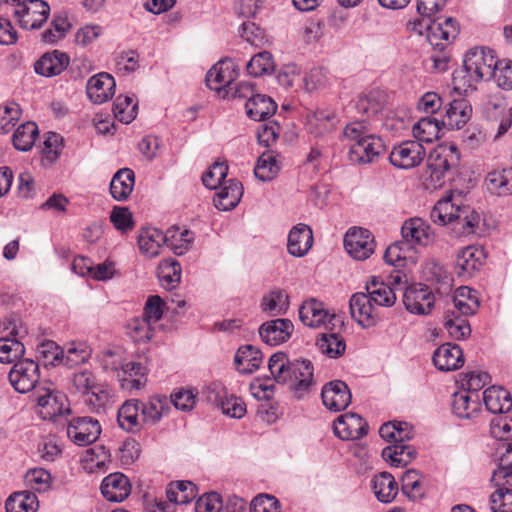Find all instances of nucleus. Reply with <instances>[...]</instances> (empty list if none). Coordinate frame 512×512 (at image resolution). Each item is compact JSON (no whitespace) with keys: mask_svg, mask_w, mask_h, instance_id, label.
<instances>
[{"mask_svg":"<svg viewBox=\"0 0 512 512\" xmlns=\"http://www.w3.org/2000/svg\"><path fill=\"white\" fill-rule=\"evenodd\" d=\"M242 195V184L236 179H230L216 193L214 205L218 210L230 211L239 204Z\"/></svg>","mask_w":512,"mask_h":512,"instance_id":"36","label":"nucleus"},{"mask_svg":"<svg viewBox=\"0 0 512 512\" xmlns=\"http://www.w3.org/2000/svg\"><path fill=\"white\" fill-rule=\"evenodd\" d=\"M366 291L375 306L391 307L396 302V294L389 284L373 277L366 283Z\"/></svg>","mask_w":512,"mask_h":512,"instance_id":"47","label":"nucleus"},{"mask_svg":"<svg viewBox=\"0 0 512 512\" xmlns=\"http://www.w3.org/2000/svg\"><path fill=\"white\" fill-rule=\"evenodd\" d=\"M402 492L411 501L422 500L428 491V481L426 476L417 470H407L402 476Z\"/></svg>","mask_w":512,"mask_h":512,"instance_id":"35","label":"nucleus"},{"mask_svg":"<svg viewBox=\"0 0 512 512\" xmlns=\"http://www.w3.org/2000/svg\"><path fill=\"white\" fill-rule=\"evenodd\" d=\"M39 129L35 122L28 121L17 127L12 136L13 146L16 150L27 152L32 149Z\"/></svg>","mask_w":512,"mask_h":512,"instance_id":"51","label":"nucleus"},{"mask_svg":"<svg viewBox=\"0 0 512 512\" xmlns=\"http://www.w3.org/2000/svg\"><path fill=\"white\" fill-rule=\"evenodd\" d=\"M19 26L26 30L40 28L50 14L49 5L43 0H3Z\"/></svg>","mask_w":512,"mask_h":512,"instance_id":"6","label":"nucleus"},{"mask_svg":"<svg viewBox=\"0 0 512 512\" xmlns=\"http://www.w3.org/2000/svg\"><path fill=\"white\" fill-rule=\"evenodd\" d=\"M444 122L434 117L427 116L419 119L412 127V133L415 141L419 143H432L441 136V130Z\"/></svg>","mask_w":512,"mask_h":512,"instance_id":"44","label":"nucleus"},{"mask_svg":"<svg viewBox=\"0 0 512 512\" xmlns=\"http://www.w3.org/2000/svg\"><path fill=\"white\" fill-rule=\"evenodd\" d=\"M344 247L353 259L364 261L374 253L375 240L369 230L352 227L345 234Z\"/></svg>","mask_w":512,"mask_h":512,"instance_id":"10","label":"nucleus"},{"mask_svg":"<svg viewBox=\"0 0 512 512\" xmlns=\"http://www.w3.org/2000/svg\"><path fill=\"white\" fill-rule=\"evenodd\" d=\"M334 433L342 440H357L368 432L365 420L356 413L340 415L333 423Z\"/></svg>","mask_w":512,"mask_h":512,"instance_id":"17","label":"nucleus"},{"mask_svg":"<svg viewBox=\"0 0 512 512\" xmlns=\"http://www.w3.org/2000/svg\"><path fill=\"white\" fill-rule=\"evenodd\" d=\"M385 103V93L380 89H371L358 96L355 109L360 114L371 116L380 112Z\"/></svg>","mask_w":512,"mask_h":512,"instance_id":"48","label":"nucleus"},{"mask_svg":"<svg viewBox=\"0 0 512 512\" xmlns=\"http://www.w3.org/2000/svg\"><path fill=\"white\" fill-rule=\"evenodd\" d=\"M430 216L435 224L452 225L453 230L461 235L475 233L480 223V215L469 206L462 205L461 198L455 197L453 193L439 199Z\"/></svg>","mask_w":512,"mask_h":512,"instance_id":"4","label":"nucleus"},{"mask_svg":"<svg viewBox=\"0 0 512 512\" xmlns=\"http://www.w3.org/2000/svg\"><path fill=\"white\" fill-rule=\"evenodd\" d=\"M459 160L458 149L455 145H442L434 148L427 159V185L437 189L442 187L446 173Z\"/></svg>","mask_w":512,"mask_h":512,"instance_id":"7","label":"nucleus"},{"mask_svg":"<svg viewBox=\"0 0 512 512\" xmlns=\"http://www.w3.org/2000/svg\"><path fill=\"white\" fill-rule=\"evenodd\" d=\"M236 78L235 63L231 59H222L207 72L206 84L211 90L220 91L230 86Z\"/></svg>","mask_w":512,"mask_h":512,"instance_id":"22","label":"nucleus"},{"mask_svg":"<svg viewBox=\"0 0 512 512\" xmlns=\"http://www.w3.org/2000/svg\"><path fill=\"white\" fill-rule=\"evenodd\" d=\"M444 326L448 334L456 339L462 340L471 333V327L468 321L455 314V311L447 310L444 320Z\"/></svg>","mask_w":512,"mask_h":512,"instance_id":"60","label":"nucleus"},{"mask_svg":"<svg viewBox=\"0 0 512 512\" xmlns=\"http://www.w3.org/2000/svg\"><path fill=\"white\" fill-rule=\"evenodd\" d=\"M384 440L393 443L382 450V458L393 467H404L416 458V449L405 444L414 436L413 427L407 422L391 421L384 423L379 429Z\"/></svg>","mask_w":512,"mask_h":512,"instance_id":"5","label":"nucleus"},{"mask_svg":"<svg viewBox=\"0 0 512 512\" xmlns=\"http://www.w3.org/2000/svg\"><path fill=\"white\" fill-rule=\"evenodd\" d=\"M481 412L479 395L461 390L453 394L452 413L462 420H473Z\"/></svg>","mask_w":512,"mask_h":512,"instance_id":"30","label":"nucleus"},{"mask_svg":"<svg viewBox=\"0 0 512 512\" xmlns=\"http://www.w3.org/2000/svg\"><path fill=\"white\" fill-rule=\"evenodd\" d=\"M194 241V233L184 226H171L165 232L167 247L178 256L186 254L192 248Z\"/></svg>","mask_w":512,"mask_h":512,"instance_id":"34","label":"nucleus"},{"mask_svg":"<svg viewBox=\"0 0 512 512\" xmlns=\"http://www.w3.org/2000/svg\"><path fill=\"white\" fill-rule=\"evenodd\" d=\"M480 302L476 290L467 286L457 288L453 296V306L462 316H470L477 312Z\"/></svg>","mask_w":512,"mask_h":512,"instance_id":"46","label":"nucleus"},{"mask_svg":"<svg viewBox=\"0 0 512 512\" xmlns=\"http://www.w3.org/2000/svg\"><path fill=\"white\" fill-rule=\"evenodd\" d=\"M100 433L99 421L88 416L73 418L67 425V436L79 446L95 442Z\"/></svg>","mask_w":512,"mask_h":512,"instance_id":"13","label":"nucleus"},{"mask_svg":"<svg viewBox=\"0 0 512 512\" xmlns=\"http://www.w3.org/2000/svg\"><path fill=\"white\" fill-rule=\"evenodd\" d=\"M486 409L493 414H504L512 408V397L508 390L500 386H491L483 392Z\"/></svg>","mask_w":512,"mask_h":512,"instance_id":"39","label":"nucleus"},{"mask_svg":"<svg viewBox=\"0 0 512 512\" xmlns=\"http://www.w3.org/2000/svg\"><path fill=\"white\" fill-rule=\"evenodd\" d=\"M289 307L288 294L282 289H274L266 294L261 301L263 312L280 315L286 313Z\"/></svg>","mask_w":512,"mask_h":512,"instance_id":"55","label":"nucleus"},{"mask_svg":"<svg viewBox=\"0 0 512 512\" xmlns=\"http://www.w3.org/2000/svg\"><path fill=\"white\" fill-rule=\"evenodd\" d=\"M246 70L253 77H260L274 70L272 54L262 51L254 55L246 65Z\"/></svg>","mask_w":512,"mask_h":512,"instance_id":"63","label":"nucleus"},{"mask_svg":"<svg viewBox=\"0 0 512 512\" xmlns=\"http://www.w3.org/2000/svg\"><path fill=\"white\" fill-rule=\"evenodd\" d=\"M262 362V352L259 348L250 344L239 347L234 357L235 367L242 374L255 372Z\"/></svg>","mask_w":512,"mask_h":512,"instance_id":"37","label":"nucleus"},{"mask_svg":"<svg viewBox=\"0 0 512 512\" xmlns=\"http://www.w3.org/2000/svg\"><path fill=\"white\" fill-rule=\"evenodd\" d=\"M91 355L92 349L86 342L74 341L66 344L61 349L55 346L54 358L63 365L73 368L88 361Z\"/></svg>","mask_w":512,"mask_h":512,"instance_id":"25","label":"nucleus"},{"mask_svg":"<svg viewBox=\"0 0 512 512\" xmlns=\"http://www.w3.org/2000/svg\"><path fill=\"white\" fill-rule=\"evenodd\" d=\"M299 317L305 326L311 328L327 327L334 315H331L324 307V304L315 299L310 298L302 303L299 308Z\"/></svg>","mask_w":512,"mask_h":512,"instance_id":"21","label":"nucleus"},{"mask_svg":"<svg viewBox=\"0 0 512 512\" xmlns=\"http://www.w3.org/2000/svg\"><path fill=\"white\" fill-rule=\"evenodd\" d=\"M323 405L330 411L339 412L351 403L352 395L348 385L341 380L330 381L322 387Z\"/></svg>","mask_w":512,"mask_h":512,"instance_id":"15","label":"nucleus"},{"mask_svg":"<svg viewBox=\"0 0 512 512\" xmlns=\"http://www.w3.org/2000/svg\"><path fill=\"white\" fill-rule=\"evenodd\" d=\"M135 174L130 168L119 169L110 182L111 196L117 201H125L133 191Z\"/></svg>","mask_w":512,"mask_h":512,"instance_id":"43","label":"nucleus"},{"mask_svg":"<svg viewBox=\"0 0 512 512\" xmlns=\"http://www.w3.org/2000/svg\"><path fill=\"white\" fill-rule=\"evenodd\" d=\"M314 243L311 227L304 223L294 225L287 237V251L290 255L301 258L308 254Z\"/></svg>","mask_w":512,"mask_h":512,"instance_id":"19","label":"nucleus"},{"mask_svg":"<svg viewBox=\"0 0 512 512\" xmlns=\"http://www.w3.org/2000/svg\"><path fill=\"white\" fill-rule=\"evenodd\" d=\"M458 32L457 23L451 17L444 19L442 22L433 20L426 39L432 46L444 49L447 44L457 37Z\"/></svg>","mask_w":512,"mask_h":512,"instance_id":"29","label":"nucleus"},{"mask_svg":"<svg viewBox=\"0 0 512 512\" xmlns=\"http://www.w3.org/2000/svg\"><path fill=\"white\" fill-rule=\"evenodd\" d=\"M142 420L145 426H154L168 414L170 400L165 395H152L145 401H140Z\"/></svg>","mask_w":512,"mask_h":512,"instance_id":"31","label":"nucleus"},{"mask_svg":"<svg viewBox=\"0 0 512 512\" xmlns=\"http://www.w3.org/2000/svg\"><path fill=\"white\" fill-rule=\"evenodd\" d=\"M404 242L409 246H428L434 240V232L422 218L414 217L406 220L401 228Z\"/></svg>","mask_w":512,"mask_h":512,"instance_id":"16","label":"nucleus"},{"mask_svg":"<svg viewBox=\"0 0 512 512\" xmlns=\"http://www.w3.org/2000/svg\"><path fill=\"white\" fill-rule=\"evenodd\" d=\"M343 141L348 146V158L354 164H372L384 154V140L371 132L363 121L348 123L342 132Z\"/></svg>","mask_w":512,"mask_h":512,"instance_id":"2","label":"nucleus"},{"mask_svg":"<svg viewBox=\"0 0 512 512\" xmlns=\"http://www.w3.org/2000/svg\"><path fill=\"white\" fill-rule=\"evenodd\" d=\"M350 313L353 319L363 327L372 326L375 323V305L367 293L358 292L351 296Z\"/></svg>","mask_w":512,"mask_h":512,"instance_id":"32","label":"nucleus"},{"mask_svg":"<svg viewBox=\"0 0 512 512\" xmlns=\"http://www.w3.org/2000/svg\"><path fill=\"white\" fill-rule=\"evenodd\" d=\"M403 304L411 314L427 315L435 305V296L426 285H412L403 294Z\"/></svg>","mask_w":512,"mask_h":512,"instance_id":"12","label":"nucleus"},{"mask_svg":"<svg viewBox=\"0 0 512 512\" xmlns=\"http://www.w3.org/2000/svg\"><path fill=\"white\" fill-rule=\"evenodd\" d=\"M486 185L488 190L497 195L512 194V167L489 172Z\"/></svg>","mask_w":512,"mask_h":512,"instance_id":"50","label":"nucleus"},{"mask_svg":"<svg viewBox=\"0 0 512 512\" xmlns=\"http://www.w3.org/2000/svg\"><path fill=\"white\" fill-rule=\"evenodd\" d=\"M154 324H152L148 319L142 317H135L131 319L127 326V335L134 342H147L149 341L154 334Z\"/></svg>","mask_w":512,"mask_h":512,"instance_id":"58","label":"nucleus"},{"mask_svg":"<svg viewBox=\"0 0 512 512\" xmlns=\"http://www.w3.org/2000/svg\"><path fill=\"white\" fill-rule=\"evenodd\" d=\"M433 363L441 371H454L464 364L462 349L456 344L446 343L439 346L433 354Z\"/></svg>","mask_w":512,"mask_h":512,"instance_id":"28","label":"nucleus"},{"mask_svg":"<svg viewBox=\"0 0 512 512\" xmlns=\"http://www.w3.org/2000/svg\"><path fill=\"white\" fill-rule=\"evenodd\" d=\"M63 149V138L54 132H49L42 148V163L44 166L54 164L60 157Z\"/></svg>","mask_w":512,"mask_h":512,"instance_id":"59","label":"nucleus"},{"mask_svg":"<svg viewBox=\"0 0 512 512\" xmlns=\"http://www.w3.org/2000/svg\"><path fill=\"white\" fill-rule=\"evenodd\" d=\"M426 156L425 148L415 140H406L393 146L390 163L399 169H411L421 164Z\"/></svg>","mask_w":512,"mask_h":512,"instance_id":"9","label":"nucleus"},{"mask_svg":"<svg viewBox=\"0 0 512 512\" xmlns=\"http://www.w3.org/2000/svg\"><path fill=\"white\" fill-rule=\"evenodd\" d=\"M35 401L38 414L44 420L56 418L70 413V404L65 393L56 389L52 384L40 386L35 391Z\"/></svg>","mask_w":512,"mask_h":512,"instance_id":"8","label":"nucleus"},{"mask_svg":"<svg viewBox=\"0 0 512 512\" xmlns=\"http://www.w3.org/2000/svg\"><path fill=\"white\" fill-rule=\"evenodd\" d=\"M38 506L37 496L28 491L14 493L5 503L7 512H36Z\"/></svg>","mask_w":512,"mask_h":512,"instance_id":"53","label":"nucleus"},{"mask_svg":"<svg viewBox=\"0 0 512 512\" xmlns=\"http://www.w3.org/2000/svg\"><path fill=\"white\" fill-rule=\"evenodd\" d=\"M410 247L404 242H395L387 247L384 253V260L387 264L396 268L405 267L414 260L409 255Z\"/></svg>","mask_w":512,"mask_h":512,"instance_id":"57","label":"nucleus"},{"mask_svg":"<svg viewBox=\"0 0 512 512\" xmlns=\"http://www.w3.org/2000/svg\"><path fill=\"white\" fill-rule=\"evenodd\" d=\"M138 105L133 95H119L113 104L115 118L125 124L131 123L137 116Z\"/></svg>","mask_w":512,"mask_h":512,"instance_id":"54","label":"nucleus"},{"mask_svg":"<svg viewBox=\"0 0 512 512\" xmlns=\"http://www.w3.org/2000/svg\"><path fill=\"white\" fill-rule=\"evenodd\" d=\"M182 268L175 259H164L159 263L157 276L161 286L167 290L176 288L181 281Z\"/></svg>","mask_w":512,"mask_h":512,"instance_id":"49","label":"nucleus"},{"mask_svg":"<svg viewBox=\"0 0 512 512\" xmlns=\"http://www.w3.org/2000/svg\"><path fill=\"white\" fill-rule=\"evenodd\" d=\"M167 498L173 504H187L196 496V486L191 481L171 483L166 491Z\"/></svg>","mask_w":512,"mask_h":512,"instance_id":"56","label":"nucleus"},{"mask_svg":"<svg viewBox=\"0 0 512 512\" xmlns=\"http://www.w3.org/2000/svg\"><path fill=\"white\" fill-rule=\"evenodd\" d=\"M371 487L377 500L382 503H391L399 491L398 483L388 472L376 474L371 480Z\"/></svg>","mask_w":512,"mask_h":512,"instance_id":"41","label":"nucleus"},{"mask_svg":"<svg viewBox=\"0 0 512 512\" xmlns=\"http://www.w3.org/2000/svg\"><path fill=\"white\" fill-rule=\"evenodd\" d=\"M293 332L294 324L286 318L268 320L259 327L261 340L269 346H278L287 342Z\"/></svg>","mask_w":512,"mask_h":512,"instance_id":"14","label":"nucleus"},{"mask_svg":"<svg viewBox=\"0 0 512 512\" xmlns=\"http://www.w3.org/2000/svg\"><path fill=\"white\" fill-rule=\"evenodd\" d=\"M280 162L276 155L267 151L260 155L254 168V175L262 182L273 180L280 171Z\"/></svg>","mask_w":512,"mask_h":512,"instance_id":"52","label":"nucleus"},{"mask_svg":"<svg viewBox=\"0 0 512 512\" xmlns=\"http://www.w3.org/2000/svg\"><path fill=\"white\" fill-rule=\"evenodd\" d=\"M317 346L322 353L331 358L340 356L346 348L343 338L334 333L322 334L317 340Z\"/></svg>","mask_w":512,"mask_h":512,"instance_id":"64","label":"nucleus"},{"mask_svg":"<svg viewBox=\"0 0 512 512\" xmlns=\"http://www.w3.org/2000/svg\"><path fill=\"white\" fill-rule=\"evenodd\" d=\"M245 108L250 119L263 121L276 112L277 104L267 95L254 94L248 98Z\"/></svg>","mask_w":512,"mask_h":512,"instance_id":"40","label":"nucleus"},{"mask_svg":"<svg viewBox=\"0 0 512 512\" xmlns=\"http://www.w3.org/2000/svg\"><path fill=\"white\" fill-rule=\"evenodd\" d=\"M497 62L492 50L471 48L465 55L463 68L453 74L454 88L463 93L474 90L477 83L492 79Z\"/></svg>","mask_w":512,"mask_h":512,"instance_id":"3","label":"nucleus"},{"mask_svg":"<svg viewBox=\"0 0 512 512\" xmlns=\"http://www.w3.org/2000/svg\"><path fill=\"white\" fill-rule=\"evenodd\" d=\"M115 79L106 72L98 73L89 78L86 91L94 104H103L115 94Z\"/></svg>","mask_w":512,"mask_h":512,"instance_id":"20","label":"nucleus"},{"mask_svg":"<svg viewBox=\"0 0 512 512\" xmlns=\"http://www.w3.org/2000/svg\"><path fill=\"white\" fill-rule=\"evenodd\" d=\"M472 116V107L466 99H457L449 103L445 112L444 126L461 129Z\"/></svg>","mask_w":512,"mask_h":512,"instance_id":"42","label":"nucleus"},{"mask_svg":"<svg viewBox=\"0 0 512 512\" xmlns=\"http://www.w3.org/2000/svg\"><path fill=\"white\" fill-rule=\"evenodd\" d=\"M101 493L111 502H122L131 493V483L126 475L120 472L111 473L101 483Z\"/></svg>","mask_w":512,"mask_h":512,"instance_id":"24","label":"nucleus"},{"mask_svg":"<svg viewBox=\"0 0 512 512\" xmlns=\"http://www.w3.org/2000/svg\"><path fill=\"white\" fill-rule=\"evenodd\" d=\"M486 255L484 249L477 245H469L459 251L455 267L460 276H471L484 264Z\"/></svg>","mask_w":512,"mask_h":512,"instance_id":"26","label":"nucleus"},{"mask_svg":"<svg viewBox=\"0 0 512 512\" xmlns=\"http://www.w3.org/2000/svg\"><path fill=\"white\" fill-rule=\"evenodd\" d=\"M8 378L17 392H30L40 379L39 365L30 359L20 360L11 368Z\"/></svg>","mask_w":512,"mask_h":512,"instance_id":"11","label":"nucleus"},{"mask_svg":"<svg viewBox=\"0 0 512 512\" xmlns=\"http://www.w3.org/2000/svg\"><path fill=\"white\" fill-rule=\"evenodd\" d=\"M268 369L274 381L297 399L304 398L316 384L314 367L308 359L290 360L284 352H276L268 360Z\"/></svg>","mask_w":512,"mask_h":512,"instance_id":"1","label":"nucleus"},{"mask_svg":"<svg viewBox=\"0 0 512 512\" xmlns=\"http://www.w3.org/2000/svg\"><path fill=\"white\" fill-rule=\"evenodd\" d=\"M496 490L490 495L489 505L492 512H512V486L494 485Z\"/></svg>","mask_w":512,"mask_h":512,"instance_id":"61","label":"nucleus"},{"mask_svg":"<svg viewBox=\"0 0 512 512\" xmlns=\"http://www.w3.org/2000/svg\"><path fill=\"white\" fill-rule=\"evenodd\" d=\"M147 367L136 361H123L116 377L125 390H140L146 384Z\"/></svg>","mask_w":512,"mask_h":512,"instance_id":"23","label":"nucleus"},{"mask_svg":"<svg viewBox=\"0 0 512 512\" xmlns=\"http://www.w3.org/2000/svg\"><path fill=\"white\" fill-rule=\"evenodd\" d=\"M69 56L61 51L54 50L43 54L35 63V72L41 76L53 77L61 74L69 65Z\"/></svg>","mask_w":512,"mask_h":512,"instance_id":"33","label":"nucleus"},{"mask_svg":"<svg viewBox=\"0 0 512 512\" xmlns=\"http://www.w3.org/2000/svg\"><path fill=\"white\" fill-rule=\"evenodd\" d=\"M165 242V233L153 227L141 229L138 236L140 252L147 258L159 256Z\"/></svg>","mask_w":512,"mask_h":512,"instance_id":"38","label":"nucleus"},{"mask_svg":"<svg viewBox=\"0 0 512 512\" xmlns=\"http://www.w3.org/2000/svg\"><path fill=\"white\" fill-rule=\"evenodd\" d=\"M498 468L493 472L494 485L512 486V443H504L499 450Z\"/></svg>","mask_w":512,"mask_h":512,"instance_id":"45","label":"nucleus"},{"mask_svg":"<svg viewBox=\"0 0 512 512\" xmlns=\"http://www.w3.org/2000/svg\"><path fill=\"white\" fill-rule=\"evenodd\" d=\"M117 421L124 431L139 432L145 426L144 420H142L140 400H126L118 410Z\"/></svg>","mask_w":512,"mask_h":512,"instance_id":"27","label":"nucleus"},{"mask_svg":"<svg viewBox=\"0 0 512 512\" xmlns=\"http://www.w3.org/2000/svg\"><path fill=\"white\" fill-rule=\"evenodd\" d=\"M22 109L16 102H7L0 106V134L9 133L20 120Z\"/></svg>","mask_w":512,"mask_h":512,"instance_id":"62","label":"nucleus"},{"mask_svg":"<svg viewBox=\"0 0 512 512\" xmlns=\"http://www.w3.org/2000/svg\"><path fill=\"white\" fill-rule=\"evenodd\" d=\"M336 124L337 116L331 109H317L306 115L305 128L310 135L316 138L330 134L334 131Z\"/></svg>","mask_w":512,"mask_h":512,"instance_id":"18","label":"nucleus"}]
</instances>
